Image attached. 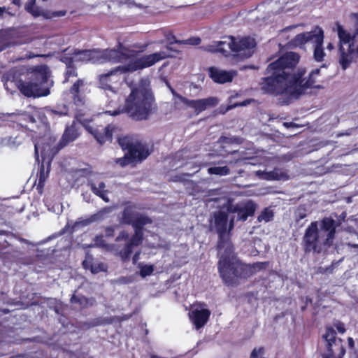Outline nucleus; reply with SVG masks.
I'll use <instances>...</instances> for the list:
<instances>
[{
    "label": "nucleus",
    "mask_w": 358,
    "mask_h": 358,
    "mask_svg": "<svg viewBox=\"0 0 358 358\" xmlns=\"http://www.w3.org/2000/svg\"><path fill=\"white\" fill-rule=\"evenodd\" d=\"M299 59V54L288 52L271 62L264 71L265 76L259 83L261 89L269 94H285L298 98L307 89L321 88L320 85H315V76L320 74V69L313 70L305 79L306 69L296 70Z\"/></svg>",
    "instance_id": "f257e3e1"
},
{
    "label": "nucleus",
    "mask_w": 358,
    "mask_h": 358,
    "mask_svg": "<svg viewBox=\"0 0 358 358\" xmlns=\"http://www.w3.org/2000/svg\"><path fill=\"white\" fill-rule=\"evenodd\" d=\"M341 224V220L324 217L319 222L313 221L306 229L302 238L305 253L320 255L327 252L334 244L336 229Z\"/></svg>",
    "instance_id": "f03ea898"
},
{
    "label": "nucleus",
    "mask_w": 358,
    "mask_h": 358,
    "mask_svg": "<svg viewBox=\"0 0 358 358\" xmlns=\"http://www.w3.org/2000/svg\"><path fill=\"white\" fill-rule=\"evenodd\" d=\"M224 250L218 261L217 268L222 282L227 287L238 285L241 280H246L257 270H262L268 264V262H256L252 265L242 262L234 255V245L231 251H228L227 248H224Z\"/></svg>",
    "instance_id": "7ed1b4c3"
},
{
    "label": "nucleus",
    "mask_w": 358,
    "mask_h": 358,
    "mask_svg": "<svg viewBox=\"0 0 358 358\" xmlns=\"http://www.w3.org/2000/svg\"><path fill=\"white\" fill-rule=\"evenodd\" d=\"M169 57L171 55L165 51H159L129 60L124 65L117 66L106 73L100 74L99 76L100 87L112 92H116V89L121 84L122 74L150 67L158 62Z\"/></svg>",
    "instance_id": "20e7f679"
},
{
    "label": "nucleus",
    "mask_w": 358,
    "mask_h": 358,
    "mask_svg": "<svg viewBox=\"0 0 358 358\" xmlns=\"http://www.w3.org/2000/svg\"><path fill=\"white\" fill-rule=\"evenodd\" d=\"M224 40L215 41L208 48L212 52H220L224 57H231L233 62H238L250 58L255 52L257 41L250 36L235 37L227 36Z\"/></svg>",
    "instance_id": "39448f33"
},
{
    "label": "nucleus",
    "mask_w": 358,
    "mask_h": 358,
    "mask_svg": "<svg viewBox=\"0 0 358 358\" xmlns=\"http://www.w3.org/2000/svg\"><path fill=\"white\" fill-rule=\"evenodd\" d=\"M157 110L154 95L144 87L132 89L122 108V111L135 121L148 120Z\"/></svg>",
    "instance_id": "423d86ee"
},
{
    "label": "nucleus",
    "mask_w": 358,
    "mask_h": 358,
    "mask_svg": "<svg viewBox=\"0 0 358 358\" xmlns=\"http://www.w3.org/2000/svg\"><path fill=\"white\" fill-rule=\"evenodd\" d=\"M50 71L45 64L29 68L27 72L26 80H20L18 88L27 97L45 96L50 94L52 81L50 80Z\"/></svg>",
    "instance_id": "0eeeda50"
},
{
    "label": "nucleus",
    "mask_w": 358,
    "mask_h": 358,
    "mask_svg": "<svg viewBox=\"0 0 358 358\" xmlns=\"http://www.w3.org/2000/svg\"><path fill=\"white\" fill-rule=\"evenodd\" d=\"M229 214L230 213H227V210L215 211L209 220L210 231H215L218 236L217 249L219 251L224 248H227L228 251H231L233 244L231 236L235 226V217L229 219Z\"/></svg>",
    "instance_id": "6e6552de"
},
{
    "label": "nucleus",
    "mask_w": 358,
    "mask_h": 358,
    "mask_svg": "<svg viewBox=\"0 0 358 358\" xmlns=\"http://www.w3.org/2000/svg\"><path fill=\"white\" fill-rule=\"evenodd\" d=\"M124 206L121 212L120 222L124 225H131L134 233L144 234V227L152 223V220L145 214L136 211V204L131 201L123 203Z\"/></svg>",
    "instance_id": "1a4fd4ad"
},
{
    "label": "nucleus",
    "mask_w": 358,
    "mask_h": 358,
    "mask_svg": "<svg viewBox=\"0 0 358 358\" xmlns=\"http://www.w3.org/2000/svg\"><path fill=\"white\" fill-rule=\"evenodd\" d=\"M117 142L124 151L128 152L131 162H134L135 164L141 163L152 152L146 143H142L137 136L134 135L120 136L117 138Z\"/></svg>",
    "instance_id": "9d476101"
},
{
    "label": "nucleus",
    "mask_w": 358,
    "mask_h": 358,
    "mask_svg": "<svg viewBox=\"0 0 358 358\" xmlns=\"http://www.w3.org/2000/svg\"><path fill=\"white\" fill-rule=\"evenodd\" d=\"M322 338L327 342L328 354L324 358H343L345 354L343 341L336 337V332L331 327H326Z\"/></svg>",
    "instance_id": "9b49d317"
},
{
    "label": "nucleus",
    "mask_w": 358,
    "mask_h": 358,
    "mask_svg": "<svg viewBox=\"0 0 358 358\" xmlns=\"http://www.w3.org/2000/svg\"><path fill=\"white\" fill-rule=\"evenodd\" d=\"M257 204L252 200L245 202L237 203L234 204L229 201L226 209L227 213H236V221L245 222L249 217H252L256 211Z\"/></svg>",
    "instance_id": "f8f14e48"
},
{
    "label": "nucleus",
    "mask_w": 358,
    "mask_h": 358,
    "mask_svg": "<svg viewBox=\"0 0 358 358\" xmlns=\"http://www.w3.org/2000/svg\"><path fill=\"white\" fill-rule=\"evenodd\" d=\"M171 92L173 96H177L186 106L193 108L196 115H199L208 108L215 107L218 103V100L215 97L192 100L178 94L173 89H171Z\"/></svg>",
    "instance_id": "ddd939ff"
},
{
    "label": "nucleus",
    "mask_w": 358,
    "mask_h": 358,
    "mask_svg": "<svg viewBox=\"0 0 358 358\" xmlns=\"http://www.w3.org/2000/svg\"><path fill=\"white\" fill-rule=\"evenodd\" d=\"M113 124H108L106 127L103 126H87V131L91 134L96 141L103 145L106 141L111 142L113 140V133L115 130Z\"/></svg>",
    "instance_id": "4468645a"
},
{
    "label": "nucleus",
    "mask_w": 358,
    "mask_h": 358,
    "mask_svg": "<svg viewBox=\"0 0 358 358\" xmlns=\"http://www.w3.org/2000/svg\"><path fill=\"white\" fill-rule=\"evenodd\" d=\"M36 0H27L24 5V10L31 14L34 17L42 16L44 19H52L56 17L64 16L66 10L50 11L43 10L36 5Z\"/></svg>",
    "instance_id": "2eb2a0df"
},
{
    "label": "nucleus",
    "mask_w": 358,
    "mask_h": 358,
    "mask_svg": "<svg viewBox=\"0 0 358 358\" xmlns=\"http://www.w3.org/2000/svg\"><path fill=\"white\" fill-rule=\"evenodd\" d=\"M62 55H66L70 57L73 62L87 63L95 59L96 52L94 50H80L78 48L70 49L67 48L64 49Z\"/></svg>",
    "instance_id": "dca6fc26"
},
{
    "label": "nucleus",
    "mask_w": 358,
    "mask_h": 358,
    "mask_svg": "<svg viewBox=\"0 0 358 358\" xmlns=\"http://www.w3.org/2000/svg\"><path fill=\"white\" fill-rule=\"evenodd\" d=\"M338 52V62L344 71L349 68L351 64L357 61L358 55L355 52L353 43L348 45V49H345L343 45H339Z\"/></svg>",
    "instance_id": "f3484780"
},
{
    "label": "nucleus",
    "mask_w": 358,
    "mask_h": 358,
    "mask_svg": "<svg viewBox=\"0 0 358 358\" xmlns=\"http://www.w3.org/2000/svg\"><path fill=\"white\" fill-rule=\"evenodd\" d=\"M144 238V234L134 233L124 247L118 252V255L124 262L130 259L134 247L140 245Z\"/></svg>",
    "instance_id": "a211bd4d"
},
{
    "label": "nucleus",
    "mask_w": 358,
    "mask_h": 358,
    "mask_svg": "<svg viewBox=\"0 0 358 358\" xmlns=\"http://www.w3.org/2000/svg\"><path fill=\"white\" fill-rule=\"evenodd\" d=\"M207 71L210 79L214 83L218 84H224L231 82L234 76L233 72L221 70L215 66L208 67Z\"/></svg>",
    "instance_id": "6ab92c4d"
},
{
    "label": "nucleus",
    "mask_w": 358,
    "mask_h": 358,
    "mask_svg": "<svg viewBox=\"0 0 358 358\" xmlns=\"http://www.w3.org/2000/svg\"><path fill=\"white\" fill-rule=\"evenodd\" d=\"M210 310L207 308L194 309L189 313V317L196 329H199L207 323L210 316Z\"/></svg>",
    "instance_id": "aec40b11"
},
{
    "label": "nucleus",
    "mask_w": 358,
    "mask_h": 358,
    "mask_svg": "<svg viewBox=\"0 0 358 358\" xmlns=\"http://www.w3.org/2000/svg\"><path fill=\"white\" fill-rule=\"evenodd\" d=\"M84 86V80L83 79H78L69 89L72 100L77 106H83L85 103V96L82 92Z\"/></svg>",
    "instance_id": "412c9836"
},
{
    "label": "nucleus",
    "mask_w": 358,
    "mask_h": 358,
    "mask_svg": "<svg viewBox=\"0 0 358 358\" xmlns=\"http://www.w3.org/2000/svg\"><path fill=\"white\" fill-rule=\"evenodd\" d=\"M59 60L66 65V69L64 72L63 83H68L71 78L78 76L77 68L72 59L66 55H60Z\"/></svg>",
    "instance_id": "4be33fe9"
},
{
    "label": "nucleus",
    "mask_w": 358,
    "mask_h": 358,
    "mask_svg": "<svg viewBox=\"0 0 358 358\" xmlns=\"http://www.w3.org/2000/svg\"><path fill=\"white\" fill-rule=\"evenodd\" d=\"M257 175L266 180H286L289 179L287 171L280 168H274L271 171H258Z\"/></svg>",
    "instance_id": "5701e85b"
},
{
    "label": "nucleus",
    "mask_w": 358,
    "mask_h": 358,
    "mask_svg": "<svg viewBox=\"0 0 358 358\" xmlns=\"http://www.w3.org/2000/svg\"><path fill=\"white\" fill-rule=\"evenodd\" d=\"M234 139L222 136L218 140V143L220 144V148L218 149L219 155L221 156H227L229 154H236L238 150L234 148Z\"/></svg>",
    "instance_id": "b1692460"
},
{
    "label": "nucleus",
    "mask_w": 358,
    "mask_h": 358,
    "mask_svg": "<svg viewBox=\"0 0 358 358\" xmlns=\"http://www.w3.org/2000/svg\"><path fill=\"white\" fill-rule=\"evenodd\" d=\"M324 41V31L322 29H319L315 39L314 40L315 48L313 57L315 61L322 62L325 56V53L322 47Z\"/></svg>",
    "instance_id": "393cba45"
},
{
    "label": "nucleus",
    "mask_w": 358,
    "mask_h": 358,
    "mask_svg": "<svg viewBox=\"0 0 358 358\" xmlns=\"http://www.w3.org/2000/svg\"><path fill=\"white\" fill-rule=\"evenodd\" d=\"M120 50H112L110 51V57L113 58L114 62H122L131 58L134 55V51L129 50L120 43Z\"/></svg>",
    "instance_id": "a878e982"
},
{
    "label": "nucleus",
    "mask_w": 358,
    "mask_h": 358,
    "mask_svg": "<svg viewBox=\"0 0 358 358\" xmlns=\"http://www.w3.org/2000/svg\"><path fill=\"white\" fill-rule=\"evenodd\" d=\"M50 170V164L48 163L46 170L45 169V165L43 162L39 166L38 172L37 173L38 183L36 185V189L39 194H42L46 180L49 177Z\"/></svg>",
    "instance_id": "bb28decb"
},
{
    "label": "nucleus",
    "mask_w": 358,
    "mask_h": 358,
    "mask_svg": "<svg viewBox=\"0 0 358 358\" xmlns=\"http://www.w3.org/2000/svg\"><path fill=\"white\" fill-rule=\"evenodd\" d=\"M336 27L337 34L339 38V45L343 46L344 44H350L351 43H354V41H357V38H358V36H355V31L351 34L339 23H336Z\"/></svg>",
    "instance_id": "cd10ccee"
},
{
    "label": "nucleus",
    "mask_w": 358,
    "mask_h": 358,
    "mask_svg": "<svg viewBox=\"0 0 358 358\" xmlns=\"http://www.w3.org/2000/svg\"><path fill=\"white\" fill-rule=\"evenodd\" d=\"M13 122L17 123L21 127H27V123H34L36 120L34 117L28 112L24 111L12 115Z\"/></svg>",
    "instance_id": "c85d7f7f"
},
{
    "label": "nucleus",
    "mask_w": 358,
    "mask_h": 358,
    "mask_svg": "<svg viewBox=\"0 0 358 358\" xmlns=\"http://www.w3.org/2000/svg\"><path fill=\"white\" fill-rule=\"evenodd\" d=\"M78 136V129L73 122L71 125L66 127L62 137V142L66 145L75 141Z\"/></svg>",
    "instance_id": "c756f323"
},
{
    "label": "nucleus",
    "mask_w": 358,
    "mask_h": 358,
    "mask_svg": "<svg viewBox=\"0 0 358 358\" xmlns=\"http://www.w3.org/2000/svg\"><path fill=\"white\" fill-rule=\"evenodd\" d=\"M316 36L317 33L315 31L303 32L297 34L292 42L294 45L301 47L308 41H314Z\"/></svg>",
    "instance_id": "7c9ffc66"
},
{
    "label": "nucleus",
    "mask_w": 358,
    "mask_h": 358,
    "mask_svg": "<svg viewBox=\"0 0 358 358\" xmlns=\"http://www.w3.org/2000/svg\"><path fill=\"white\" fill-rule=\"evenodd\" d=\"M10 32L8 30H0V52L10 45Z\"/></svg>",
    "instance_id": "2f4dec72"
},
{
    "label": "nucleus",
    "mask_w": 358,
    "mask_h": 358,
    "mask_svg": "<svg viewBox=\"0 0 358 358\" xmlns=\"http://www.w3.org/2000/svg\"><path fill=\"white\" fill-rule=\"evenodd\" d=\"M208 173L210 175L227 176L230 173V169L228 166H211L208 169Z\"/></svg>",
    "instance_id": "473e14b6"
},
{
    "label": "nucleus",
    "mask_w": 358,
    "mask_h": 358,
    "mask_svg": "<svg viewBox=\"0 0 358 358\" xmlns=\"http://www.w3.org/2000/svg\"><path fill=\"white\" fill-rule=\"evenodd\" d=\"M70 302L72 304H78L80 308H85L87 307L89 304V299L83 295L77 296L73 294L70 299Z\"/></svg>",
    "instance_id": "72a5a7b5"
},
{
    "label": "nucleus",
    "mask_w": 358,
    "mask_h": 358,
    "mask_svg": "<svg viewBox=\"0 0 358 358\" xmlns=\"http://www.w3.org/2000/svg\"><path fill=\"white\" fill-rule=\"evenodd\" d=\"M274 213L269 208H265L257 217L259 222H268L273 219Z\"/></svg>",
    "instance_id": "f704fd0d"
},
{
    "label": "nucleus",
    "mask_w": 358,
    "mask_h": 358,
    "mask_svg": "<svg viewBox=\"0 0 358 358\" xmlns=\"http://www.w3.org/2000/svg\"><path fill=\"white\" fill-rule=\"evenodd\" d=\"M89 186L90 187V189L92 192L96 195L97 196L100 197L103 201L105 202H109L110 199L108 196H107L108 191L107 190H101L97 188L96 185L93 182H90L89 184Z\"/></svg>",
    "instance_id": "c9c22d12"
},
{
    "label": "nucleus",
    "mask_w": 358,
    "mask_h": 358,
    "mask_svg": "<svg viewBox=\"0 0 358 358\" xmlns=\"http://www.w3.org/2000/svg\"><path fill=\"white\" fill-rule=\"evenodd\" d=\"M343 260V258H341V259L338 261H333L331 264L322 267L320 266L317 268V273L320 274H324V273H332L335 269V268Z\"/></svg>",
    "instance_id": "e433bc0d"
},
{
    "label": "nucleus",
    "mask_w": 358,
    "mask_h": 358,
    "mask_svg": "<svg viewBox=\"0 0 358 358\" xmlns=\"http://www.w3.org/2000/svg\"><path fill=\"white\" fill-rule=\"evenodd\" d=\"M154 271L152 265H143L140 266V275L143 278L150 275Z\"/></svg>",
    "instance_id": "4c0bfd02"
},
{
    "label": "nucleus",
    "mask_w": 358,
    "mask_h": 358,
    "mask_svg": "<svg viewBox=\"0 0 358 358\" xmlns=\"http://www.w3.org/2000/svg\"><path fill=\"white\" fill-rule=\"evenodd\" d=\"M166 38L169 43V45L166 47L168 50H173V48L170 45L175 43L182 44L183 43L182 40L177 39L176 36H174L173 34L168 35Z\"/></svg>",
    "instance_id": "58836bf2"
},
{
    "label": "nucleus",
    "mask_w": 358,
    "mask_h": 358,
    "mask_svg": "<svg viewBox=\"0 0 358 358\" xmlns=\"http://www.w3.org/2000/svg\"><path fill=\"white\" fill-rule=\"evenodd\" d=\"M117 163L119 164L121 166L124 167L129 164L134 163V162H131V159L129 156L128 152L127 151L123 157L117 159Z\"/></svg>",
    "instance_id": "ea45409f"
},
{
    "label": "nucleus",
    "mask_w": 358,
    "mask_h": 358,
    "mask_svg": "<svg viewBox=\"0 0 358 358\" xmlns=\"http://www.w3.org/2000/svg\"><path fill=\"white\" fill-rule=\"evenodd\" d=\"M119 227V225L108 226L104 228L105 236L106 238H112L115 235V229Z\"/></svg>",
    "instance_id": "a19ab883"
},
{
    "label": "nucleus",
    "mask_w": 358,
    "mask_h": 358,
    "mask_svg": "<svg viewBox=\"0 0 358 358\" xmlns=\"http://www.w3.org/2000/svg\"><path fill=\"white\" fill-rule=\"evenodd\" d=\"M184 45H198L201 43V40L199 37H191L186 40H182Z\"/></svg>",
    "instance_id": "79ce46f5"
},
{
    "label": "nucleus",
    "mask_w": 358,
    "mask_h": 358,
    "mask_svg": "<svg viewBox=\"0 0 358 358\" xmlns=\"http://www.w3.org/2000/svg\"><path fill=\"white\" fill-rule=\"evenodd\" d=\"M129 233L126 230H122L119 232L118 235L116 236L115 241V242H120L122 241H129Z\"/></svg>",
    "instance_id": "37998d69"
},
{
    "label": "nucleus",
    "mask_w": 358,
    "mask_h": 358,
    "mask_svg": "<svg viewBox=\"0 0 358 358\" xmlns=\"http://www.w3.org/2000/svg\"><path fill=\"white\" fill-rule=\"evenodd\" d=\"M90 271L94 274L98 273L99 272L103 271V265L102 264L91 265Z\"/></svg>",
    "instance_id": "c03bdc74"
},
{
    "label": "nucleus",
    "mask_w": 358,
    "mask_h": 358,
    "mask_svg": "<svg viewBox=\"0 0 358 358\" xmlns=\"http://www.w3.org/2000/svg\"><path fill=\"white\" fill-rule=\"evenodd\" d=\"M113 210V208L112 206H106L101 209L98 213L96 214L97 216L103 217L105 214H108L111 213Z\"/></svg>",
    "instance_id": "a18cd8bd"
},
{
    "label": "nucleus",
    "mask_w": 358,
    "mask_h": 358,
    "mask_svg": "<svg viewBox=\"0 0 358 358\" xmlns=\"http://www.w3.org/2000/svg\"><path fill=\"white\" fill-rule=\"evenodd\" d=\"M263 351H264L263 348H259L258 350L257 349H254L251 352L250 358H257L259 356V354L263 353Z\"/></svg>",
    "instance_id": "49530a36"
},
{
    "label": "nucleus",
    "mask_w": 358,
    "mask_h": 358,
    "mask_svg": "<svg viewBox=\"0 0 358 358\" xmlns=\"http://www.w3.org/2000/svg\"><path fill=\"white\" fill-rule=\"evenodd\" d=\"M335 327L336 328V329L338 330V331L341 334H343L345 332L346 329L344 327V324L343 323L341 322H338L336 324H335Z\"/></svg>",
    "instance_id": "de8ad7c7"
},
{
    "label": "nucleus",
    "mask_w": 358,
    "mask_h": 358,
    "mask_svg": "<svg viewBox=\"0 0 358 358\" xmlns=\"http://www.w3.org/2000/svg\"><path fill=\"white\" fill-rule=\"evenodd\" d=\"M306 216H307V214L306 213L305 210H303V211H301L300 210H299L298 212L296 213V220L297 221L301 220L304 219Z\"/></svg>",
    "instance_id": "09e8293b"
},
{
    "label": "nucleus",
    "mask_w": 358,
    "mask_h": 358,
    "mask_svg": "<svg viewBox=\"0 0 358 358\" xmlns=\"http://www.w3.org/2000/svg\"><path fill=\"white\" fill-rule=\"evenodd\" d=\"M92 259H85L82 264H83V266L84 268L85 269H90V267H91V265H93V264L92 263Z\"/></svg>",
    "instance_id": "8fccbe9b"
},
{
    "label": "nucleus",
    "mask_w": 358,
    "mask_h": 358,
    "mask_svg": "<svg viewBox=\"0 0 358 358\" xmlns=\"http://www.w3.org/2000/svg\"><path fill=\"white\" fill-rule=\"evenodd\" d=\"M113 322V319L111 318H106L101 320V322H98L96 325H101V324H110Z\"/></svg>",
    "instance_id": "3c124183"
},
{
    "label": "nucleus",
    "mask_w": 358,
    "mask_h": 358,
    "mask_svg": "<svg viewBox=\"0 0 358 358\" xmlns=\"http://www.w3.org/2000/svg\"><path fill=\"white\" fill-rule=\"evenodd\" d=\"M139 255H140L139 251L135 252V254L134 255V256L132 257V261H133L134 264H136L137 262V261L138 260V258H139Z\"/></svg>",
    "instance_id": "603ef678"
},
{
    "label": "nucleus",
    "mask_w": 358,
    "mask_h": 358,
    "mask_svg": "<svg viewBox=\"0 0 358 358\" xmlns=\"http://www.w3.org/2000/svg\"><path fill=\"white\" fill-rule=\"evenodd\" d=\"M348 342L349 347L352 349L355 346V342H354L353 338L352 337H349L348 338Z\"/></svg>",
    "instance_id": "864d4df0"
},
{
    "label": "nucleus",
    "mask_w": 358,
    "mask_h": 358,
    "mask_svg": "<svg viewBox=\"0 0 358 358\" xmlns=\"http://www.w3.org/2000/svg\"><path fill=\"white\" fill-rule=\"evenodd\" d=\"M97 188L101 190H106V184L104 182L101 181L99 183Z\"/></svg>",
    "instance_id": "5fc2aeb1"
},
{
    "label": "nucleus",
    "mask_w": 358,
    "mask_h": 358,
    "mask_svg": "<svg viewBox=\"0 0 358 358\" xmlns=\"http://www.w3.org/2000/svg\"><path fill=\"white\" fill-rule=\"evenodd\" d=\"M12 3L17 6V7H20L22 4V0H12Z\"/></svg>",
    "instance_id": "6e6d98bb"
},
{
    "label": "nucleus",
    "mask_w": 358,
    "mask_h": 358,
    "mask_svg": "<svg viewBox=\"0 0 358 358\" xmlns=\"http://www.w3.org/2000/svg\"><path fill=\"white\" fill-rule=\"evenodd\" d=\"M245 159H246L238 158V159H235L234 163H235V164H243V162H244Z\"/></svg>",
    "instance_id": "4d7b16f0"
},
{
    "label": "nucleus",
    "mask_w": 358,
    "mask_h": 358,
    "mask_svg": "<svg viewBox=\"0 0 358 358\" xmlns=\"http://www.w3.org/2000/svg\"><path fill=\"white\" fill-rule=\"evenodd\" d=\"M312 301H312V299H311L310 297H309V296H306V299H305V303H306V305H308V303H312Z\"/></svg>",
    "instance_id": "13d9d810"
},
{
    "label": "nucleus",
    "mask_w": 358,
    "mask_h": 358,
    "mask_svg": "<svg viewBox=\"0 0 358 358\" xmlns=\"http://www.w3.org/2000/svg\"><path fill=\"white\" fill-rule=\"evenodd\" d=\"M248 102V101H245L239 103H236L235 106H244L247 105Z\"/></svg>",
    "instance_id": "bf43d9fd"
},
{
    "label": "nucleus",
    "mask_w": 358,
    "mask_h": 358,
    "mask_svg": "<svg viewBox=\"0 0 358 358\" xmlns=\"http://www.w3.org/2000/svg\"><path fill=\"white\" fill-rule=\"evenodd\" d=\"M95 241H96V242H99V241H103V236H102V235L96 236L95 237Z\"/></svg>",
    "instance_id": "052dcab7"
},
{
    "label": "nucleus",
    "mask_w": 358,
    "mask_h": 358,
    "mask_svg": "<svg viewBox=\"0 0 358 358\" xmlns=\"http://www.w3.org/2000/svg\"><path fill=\"white\" fill-rule=\"evenodd\" d=\"M55 113L57 114H59L60 116L65 115H67V109H66L65 112H58V111L55 110Z\"/></svg>",
    "instance_id": "680f3d73"
},
{
    "label": "nucleus",
    "mask_w": 358,
    "mask_h": 358,
    "mask_svg": "<svg viewBox=\"0 0 358 358\" xmlns=\"http://www.w3.org/2000/svg\"><path fill=\"white\" fill-rule=\"evenodd\" d=\"M6 11V7H0V17L3 15L4 12Z\"/></svg>",
    "instance_id": "e2e57ef3"
},
{
    "label": "nucleus",
    "mask_w": 358,
    "mask_h": 358,
    "mask_svg": "<svg viewBox=\"0 0 358 358\" xmlns=\"http://www.w3.org/2000/svg\"><path fill=\"white\" fill-rule=\"evenodd\" d=\"M346 217V213L345 212L342 213L341 215H340V218L342 219L343 220H345Z\"/></svg>",
    "instance_id": "0e129e2a"
},
{
    "label": "nucleus",
    "mask_w": 358,
    "mask_h": 358,
    "mask_svg": "<svg viewBox=\"0 0 358 358\" xmlns=\"http://www.w3.org/2000/svg\"><path fill=\"white\" fill-rule=\"evenodd\" d=\"M150 358H162V357H160L158 355H151Z\"/></svg>",
    "instance_id": "69168bd1"
},
{
    "label": "nucleus",
    "mask_w": 358,
    "mask_h": 358,
    "mask_svg": "<svg viewBox=\"0 0 358 358\" xmlns=\"http://www.w3.org/2000/svg\"><path fill=\"white\" fill-rule=\"evenodd\" d=\"M306 306H307V305L305 303V306L301 307V310L304 311L306 310Z\"/></svg>",
    "instance_id": "338daca9"
},
{
    "label": "nucleus",
    "mask_w": 358,
    "mask_h": 358,
    "mask_svg": "<svg viewBox=\"0 0 358 358\" xmlns=\"http://www.w3.org/2000/svg\"><path fill=\"white\" fill-rule=\"evenodd\" d=\"M333 48L332 45L331 43H329L328 45V48Z\"/></svg>",
    "instance_id": "774afa93"
}]
</instances>
